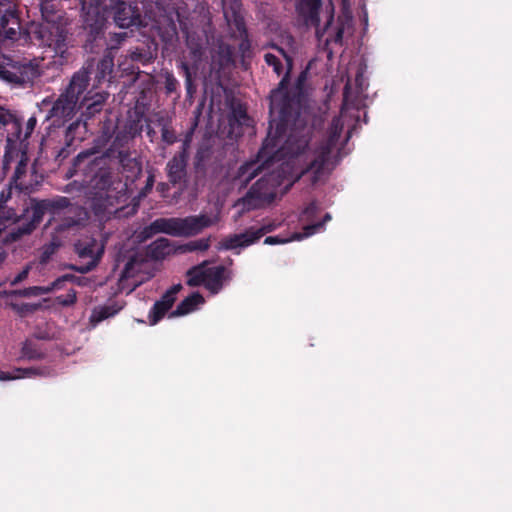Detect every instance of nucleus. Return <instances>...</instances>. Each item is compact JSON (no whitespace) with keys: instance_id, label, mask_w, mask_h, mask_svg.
Returning a JSON list of instances; mask_svg holds the SVG:
<instances>
[{"instance_id":"1","label":"nucleus","mask_w":512,"mask_h":512,"mask_svg":"<svg viewBox=\"0 0 512 512\" xmlns=\"http://www.w3.org/2000/svg\"><path fill=\"white\" fill-rule=\"evenodd\" d=\"M269 130L255 161L246 162L238 169L237 177L246 186L271 164L285 158L301 155L309 146L310 137L304 130L290 129L298 111L289 92L276 88L269 96Z\"/></svg>"},{"instance_id":"2","label":"nucleus","mask_w":512,"mask_h":512,"mask_svg":"<svg viewBox=\"0 0 512 512\" xmlns=\"http://www.w3.org/2000/svg\"><path fill=\"white\" fill-rule=\"evenodd\" d=\"M89 70L80 69L70 79L66 89L59 95L48 112L47 119L51 120L54 128H61L66 122L73 119L78 109L86 118L99 113L108 97L107 92L88 90Z\"/></svg>"},{"instance_id":"3","label":"nucleus","mask_w":512,"mask_h":512,"mask_svg":"<svg viewBox=\"0 0 512 512\" xmlns=\"http://www.w3.org/2000/svg\"><path fill=\"white\" fill-rule=\"evenodd\" d=\"M20 0H0V49L6 41L14 42L21 34ZM39 76L38 67L31 62L15 61L0 54V80L15 86L33 83Z\"/></svg>"},{"instance_id":"4","label":"nucleus","mask_w":512,"mask_h":512,"mask_svg":"<svg viewBox=\"0 0 512 512\" xmlns=\"http://www.w3.org/2000/svg\"><path fill=\"white\" fill-rule=\"evenodd\" d=\"M82 10V27L85 33L84 49L89 53H99L105 48V54L115 57L117 50L128 38L127 32L110 33L109 38L105 37L107 19L98 7L90 4L87 0H80Z\"/></svg>"},{"instance_id":"5","label":"nucleus","mask_w":512,"mask_h":512,"mask_svg":"<svg viewBox=\"0 0 512 512\" xmlns=\"http://www.w3.org/2000/svg\"><path fill=\"white\" fill-rule=\"evenodd\" d=\"M108 157L106 154H100L97 147H92L81 151L73 159L74 172L79 170H89L93 172L97 170L93 181L94 186L98 190L97 193L114 195H121V198L128 199L126 184L120 180L114 179V174L110 168L107 167Z\"/></svg>"},{"instance_id":"6","label":"nucleus","mask_w":512,"mask_h":512,"mask_svg":"<svg viewBox=\"0 0 512 512\" xmlns=\"http://www.w3.org/2000/svg\"><path fill=\"white\" fill-rule=\"evenodd\" d=\"M70 24V21H33L29 28V36L34 44L49 48L64 58L71 42Z\"/></svg>"},{"instance_id":"7","label":"nucleus","mask_w":512,"mask_h":512,"mask_svg":"<svg viewBox=\"0 0 512 512\" xmlns=\"http://www.w3.org/2000/svg\"><path fill=\"white\" fill-rule=\"evenodd\" d=\"M342 130L341 120L334 117L329 125L327 137L316 148L313 159L301 173V175L310 173L312 184L321 181L332 169L329 167L331 153L339 141Z\"/></svg>"},{"instance_id":"8","label":"nucleus","mask_w":512,"mask_h":512,"mask_svg":"<svg viewBox=\"0 0 512 512\" xmlns=\"http://www.w3.org/2000/svg\"><path fill=\"white\" fill-rule=\"evenodd\" d=\"M92 4L104 11L111 10L115 24L120 28L139 27L142 25V14L135 0H87V6Z\"/></svg>"},{"instance_id":"9","label":"nucleus","mask_w":512,"mask_h":512,"mask_svg":"<svg viewBox=\"0 0 512 512\" xmlns=\"http://www.w3.org/2000/svg\"><path fill=\"white\" fill-rule=\"evenodd\" d=\"M158 233L173 237H190L197 235L204 228L213 225L212 219L204 214L185 218H157L154 220Z\"/></svg>"},{"instance_id":"10","label":"nucleus","mask_w":512,"mask_h":512,"mask_svg":"<svg viewBox=\"0 0 512 512\" xmlns=\"http://www.w3.org/2000/svg\"><path fill=\"white\" fill-rule=\"evenodd\" d=\"M208 261L195 265L187 270L186 284L190 287L203 285L210 293L218 294L227 279V269L222 266L207 267Z\"/></svg>"},{"instance_id":"11","label":"nucleus","mask_w":512,"mask_h":512,"mask_svg":"<svg viewBox=\"0 0 512 512\" xmlns=\"http://www.w3.org/2000/svg\"><path fill=\"white\" fill-rule=\"evenodd\" d=\"M67 205L60 209L54 222V231L58 234L78 230L85 227L90 219L89 211L82 205L74 203L66 196H60Z\"/></svg>"},{"instance_id":"12","label":"nucleus","mask_w":512,"mask_h":512,"mask_svg":"<svg viewBox=\"0 0 512 512\" xmlns=\"http://www.w3.org/2000/svg\"><path fill=\"white\" fill-rule=\"evenodd\" d=\"M126 200L125 198H121V195L96 193V196L92 199L91 209L94 215L101 221L108 220L112 216L114 218L129 217L137 212L136 205L131 208L125 206L114 208L116 205L124 203Z\"/></svg>"},{"instance_id":"13","label":"nucleus","mask_w":512,"mask_h":512,"mask_svg":"<svg viewBox=\"0 0 512 512\" xmlns=\"http://www.w3.org/2000/svg\"><path fill=\"white\" fill-rule=\"evenodd\" d=\"M74 252L81 259H89L84 265L70 264L67 268L79 272L81 274L92 271L98 265L103 253L104 245L100 243L96 238L85 236L78 239L74 244Z\"/></svg>"},{"instance_id":"14","label":"nucleus","mask_w":512,"mask_h":512,"mask_svg":"<svg viewBox=\"0 0 512 512\" xmlns=\"http://www.w3.org/2000/svg\"><path fill=\"white\" fill-rule=\"evenodd\" d=\"M188 159L187 144L184 143L181 150L176 152L165 166L167 179L173 187L178 188V195H181L188 186Z\"/></svg>"},{"instance_id":"15","label":"nucleus","mask_w":512,"mask_h":512,"mask_svg":"<svg viewBox=\"0 0 512 512\" xmlns=\"http://www.w3.org/2000/svg\"><path fill=\"white\" fill-rule=\"evenodd\" d=\"M86 132V123L82 122L79 119L71 122L66 128L62 129L61 131H57L56 129L51 131L49 134L50 138L54 134L62 135V139L59 141L61 146L57 150L56 159L60 161L66 159L74 150L77 143L84 140Z\"/></svg>"},{"instance_id":"16","label":"nucleus","mask_w":512,"mask_h":512,"mask_svg":"<svg viewBox=\"0 0 512 512\" xmlns=\"http://www.w3.org/2000/svg\"><path fill=\"white\" fill-rule=\"evenodd\" d=\"M66 203L67 201L61 199L59 195L47 199L30 198V206L26 209V213L28 214V219L37 226L42 222L44 215L48 213L51 217L47 225H53L58 211L64 208L67 205Z\"/></svg>"},{"instance_id":"17","label":"nucleus","mask_w":512,"mask_h":512,"mask_svg":"<svg viewBox=\"0 0 512 512\" xmlns=\"http://www.w3.org/2000/svg\"><path fill=\"white\" fill-rule=\"evenodd\" d=\"M272 176L264 174L258 179L247 191L246 195L241 198V203L248 209H256L261 206L264 201L274 197L275 184L272 182Z\"/></svg>"},{"instance_id":"18","label":"nucleus","mask_w":512,"mask_h":512,"mask_svg":"<svg viewBox=\"0 0 512 512\" xmlns=\"http://www.w3.org/2000/svg\"><path fill=\"white\" fill-rule=\"evenodd\" d=\"M267 232L266 227H261L256 230L250 228L243 233L229 235L219 243L218 249L233 250L238 247H247L258 241Z\"/></svg>"},{"instance_id":"19","label":"nucleus","mask_w":512,"mask_h":512,"mask_svg":"<svg viewBox=\"0 0 512 512\" xmlns=\"http://www.w3.org/2000/svg\"><path fill=\"white\" fill-rule=\"evenodd\" d=\"M41 21H70L62 2L39 1Z\"/></svg>"},{"instance_id":"20","label":"nucleus","mask_w":512,"mask_h":512,"mask_svg":"<svg viewBox=\"0 0 512 512\" xmlns=\"http://www.w3.org/2000/svg\"><path fill=\"white\" fill-rule=\"evenodd\" d=\"M113 67L114 58L107 54H104L103 58L98 61L95 70L93 69L92 64H88L87 66H85V68H88L89 70V75L92 72L95 73L94 81L96 84L93 85L94 87L98 84L103 83L104 81H110L111 74L113 72ZM82 69H84V67Z\"/></svg>"},{"instance_id":"21","label":"nucleus","mask_w":512,"mask_h":512,"mask_svg":"<svg viewBox=\"0 0 512 512\" xmlns=\"http://www.w3.org/2000/svg\"><path fill=\"white\" fill-rule=\"evenodd\" d=\"M211 156L212 152L209 148L201 147L197 150L193 161L196 185L204 183Z\"/></svg>"},{"instance_id":"22","label":"nucleus","mask_w":512,"mask_h":512,"mask_svg":"<svg viewBox=\"0 0 512 512\" xmlns=\"http://www.w3.org/2000/svg\"><path fill=\"white\" fill-rule=\"evenodd\" d=\"M23 151H26V148H19L18 144L15 142V139L12 136H7L2 161V171L5 175L10 170L11 163L17 159H20L21 153Z\"/></svg>"},{"instance_id":"23","label":"nucleus","mask_w":512,"mask_h":512,"mask_svg":"<svg viewBox=\"0 0 512 512\" xmlns=\"http://www.w3.org/2000/svg\"><path fill=\"white\" fill-rule=\"evenodd\" d=\"M29 162V157L27 151H23L21 153V157L18 160L17 166L15 168L14 174L10 179L11 184H14L15 188L20 192H24L26 194L30 193L32 190L30 186L24 185L20 180L27 172V166Z\"/></svg>"},{"instance_id":"24","label":"nucleus","mask_w":512,"mask_h":512,"mask_svg":"<svg viewBox=\"0 0 512 512\" xmlns=\"http://www.w3.org/2000/svg\"><path fill=\"white\" fill-rule=\"evenodd\" d=\"M203 302L204 297L199 292H193L177 305L176 309L170 313L169 317L187 315L194 311L196 307Z\"/></svg>"},{"instance_id":"25","label":"nucleus","mask_w":512,"mask_h":512,"mask_svg":"<svg viewBox=\"0 0 512 512\" xmlns=\"http://www.w3.org/2000/svg\"><path fill=\"white\" fill-rule=\"evenodd\" d=\"M174 303L175 302L171 300L169 296L163 294L162 297L153 304L151 310L149 311V324H157L172 308Z\"/></svg>"},{"instance_id":"26","label":"nucleus","mask_w":512,"mask_h":512,"mask_svg":"<svg viewBox=\"0 0 512 512\" xmlns=\"http://www.w3.org/2000/svg\"><path fill=\"white\" fill-rule=\"evenodd\" d=\"M180 28L185 35L186 45L190 49L195 59L202 56V40L200 37H196L188 28L187 24L179 19Z\"/></svg>"},{"instance_id":"27","label":"nucleus","mask_w":512,"mask_h":512,"mask_svg":"<svg viewBox=\"0 0 512 512\" xmlns=\"http://www.w3.org/2000/svg\"><path fill=\"white\" fill-rule=\"evenodd\" d=\"M145 122H147V118L144 113L141 111H135L133 116H130L125 124L126 133L131 138L140 136L144 129Z\"/></svg>"},{"instance_id":"28","label":"nucleus","mask_w":512,"mask_h":512,"mask_svg":"<svg viewBox=\"0 0 512 512\" xmlns=\"http://www.w3.org/2000/svg\"><path fill=\"white\" fill-rule=\"evenodd\" d=\"M321 5V0H300L301 12L313 24H318L320 21Z\"/></svg>"},{"instance_id":"29","label":"nucleus","mask_w":512,"mask_h":512,"mask_svg":"<svg viewBox=\"0 0 512 512\" xmlns=\"http://www.w3.org/2000/svg\"><path fill=\"white\" fill-rule=\"evenodd\" d=\"M170 247L169 240L167 238L161 237L152 242L149 247V254L154 259H163L165 255L168 253Z\"/></svg>"},{"instance_id":"30","label":"nucleus","mask_w":512,"mask_h":512,"mask_svg":"<svg viewBox=\"0 0 512 512\" xmlns=\"http://www.w3.org/2000/svg\"><path fill=\"white\" fill-rule=\"evenodd\" d=\"M268 47L276 50L279 54H281L287 63V67H288L287 72L284 75V77L281 79L277 88H281L283 91L288 92L287 91V83H288V77H289V74H290V71H291L292 65H293V58L285 51L284 48L277 45L276 43H273V42L269 43Z\"/></svg>"},{"instance_id":"31","label":"nucleus","mask_w":512,"mask_h":512,"mask_svg":"<svg viewBox=\"0 0 512 512\" xmlns=\"http://www.w3.org/2000/svg\"><path fill=\"white\" fill-rule=\"evenodd\" d=\"M121 307H116V305H104L93 310L91 319L95 322H101L109 317L114 316L118 313Z\"/></svg>"},{"instance_id":"32","label":"nucleus","mask_w":512,"mask_h":512,"mask_svg":"<svg viewBox=\"0 0 512 512\" xmlns=\"http://www.w3.org/2000/svg\"><path fill=\"white\" fill-rule=\"evenodd\" d=\"M9 119H6L4 123H0L2 126H11L7 136H12L15 139L16 144L21 138L22 134V123L14 114L9 111Z\"/></svg>"},{"instance_id":"33","label":"nucleus","mask_w":512,"mask_h":512,"mask_svg":"<svg viewBox=\"0 0 512 512\" xmlns=\"http://www.w3.org/2000/svg\"><path fill=\"white\" fill-rule=\"evenodd\" d=\"M179 68L183 71V75L185 78V87L187 92V97L190 99L193 98L194 93L196 92V85L194 84L193 73L190 69V66L187 62H180Z\"/></svg>"},{"instance_id":"34","label":"nucleus","mask_w":512,"mask_h":512,"mask_svg":"<svg viewBox=\"0 0 512 512\" xmlns=\"http://www.w3.org/2000/svg\"><path fill=\"white\" fill-rule=\"evenodd\" d=\"M117 159L120 165L124 169L134 171L135 169L140 170V165L135 158L131 157V153L128 150H120L117 153Z\"/></svg>"},{"instance_id":"35","label":"nucleus","mask_w":512,"mask_h":512,"mask_svg":"<svg viewBox=\"0 0 512 512\" xmlns=\"http://www.w3.org/2000/svg\"><path fill=\"white\" fill-rule=\"evenodd\" d=\"M18 372H23V374H25V377H54L56 375L55 370L49 366L31 367L25 369L19 368Z\"/></svg>"},{"instance_id":"36","label":"nucleus","mask_w":512,"mask_h":512,"mask_svg":"<svg viewBox=\"0 0 512 512\" xmlns=\"http://www.w3.org/2000/svg\"><path fill=\"white\" fill-rule=\"evenodd\" d=\"M129 57L133 62H139L142 65H147L152 62V53L145 48H136L130 51Z\"/></svg>"},{"instance_id":"37","label":"nucleus","mask_w":512,"mask_h":512,"mask_svg":"<svg viewBox=\"0 0 512 512\" xmlns=\"http://www.w3.org/2000/svg\"><path fill=\"white\" fill-rule=\"evenodd\" d=\"M164 78H165L164 87H165L166 94L167 95L176 94V98H179L180 97V94L178 91L179 86H180L179 81L170 72H166Z\"/></svg>"},{"instance_id":"38","label":"nucleus","mask_w":512,"mask_h":512,"mask_svg":"<svg viewBox=\"0 0 512 512\" xmlns=\"http://www.w3.org/2000/svg\"><path fill=\"white\" fill-rule=\"evenodd\" d=\"M10 307L13 311H15L20 317H25L28 314L34 313L40 308V304H31V303H10Z\"/></svg>"},{"instance_id":"39","label":"nucleus","mask_w":512,"mask_h":512,"mask_svg":"<svg viewBox=\"0 0 512 512\" xmlns=\"http://www.w3.org/2000/svg\"><path fill=\"white\" fill-rule=\"evenodd\" d=\"M37 227L38 226L35 223H33L30 219H28L26 222H23L20 225H18L16 230L11 233L12 239L17 240L24 235H29Z\"/></svg>"},{"instance_id":"40","label":"nucleus","mask_w":512,"mask_h":512,"mask_svg":"<svg viewBox=\"0 0 512 512\" xmlns=\"http://www.w3.org/2000/svg\"><path fill=\"white\" fill-rule=\"evenodd\" d=\"M159 123L162 125L161 128V138L162 141L165 142L167 145H172L177 141L176 133L173 128L169 127L166 123L162 122L164 121L163 118H160Z\"/></svg>"},{"instance_id":"41","label":"nucleus","mask_w":512,"mask_h":512,"mask_svg":"<svg viewBox=\"0 0 512 512\" xmlns=\"http://www.w3.org/2000/svg\"><path fill=\"white\" fill-rule=\"evenodd\" d=\"M264 61L265 63L273 68V71L276 73L277 76H281L283 73V65L281 60L272 53H266L264 55Z\"/></svg>"},{"instance_id":"42","label":"nucleus","mask_w":512,"mask_h":512,"mask_svg":"<svg viewBox=\"0 0 512 512\" xmlns=\"http://www.w3.org/2000/svg\"><path fill=\"white\" fill-rule=\"evenodd\" d=\"M55 301L63 307L73 306L77 302V292L74 289H70L66 295L57 296Z\"/></svg>"},{"instance_id":"43","label":"nucleus","mask_w":512,"mask_h":512,"mask_svg":"<svg viewBox=\"0 0 512 512\" xmlns=\"http://www.w3.org/2000/svg\"><path fill=\"white\" fill-rule=\"evenodd\" d=\"M186 250L189 252L193 251H206L210 247V237L201 238L194 241H191L186 244Z\"/></svg>"},{"instance_id":"44","label":"nucleus","mask_w":512,"mask_h":512,"mask_svg":"<svg viewBox=\"0 0 512 512\" xmlns=\"http://www.w3.org/2000/svg\"><path fill=\"white\" fill-rule=\"evenodd\" d=\"M22 354L25 358L29 360H39L44 358V353L36 348V346L25 343L22 348Z\"/></svg>"},{"instance_id":"45","label":"nucleus","mask_w":512,"mask_h":512,"mask_svg":"<svg viewBox=\"0 0 512 512\" xmlns=\"http://www.w3.org/2000/svg\"><path fill=\"white\" fill-rule=\"evenodd\" d=\"M302 233H293L290 238H283L281 236H268L265 238L264 243L268 245H275V244H284L292 240H301L303 239Z\"/></svg>"},{"instance_id":"46","label":"nucleus","mask_w":512,"mask_h":512,"mask_svg":"<svg viewBox=\"0 0 512 512\" xmlns=\"http://www.w3.org/2000/svg\"><path fill=\"white\" fill-rule=\"evenodd\" d=\"M238 50H239V53L243 60L245 58L251 57L252 46H251V41L249 39V35L240 36V43L238 45Z\"/></svg>"},{"instance_id":"47","label":"nucleus","mask_w":512,"mask_h":512,"mask_svg":"<svg viewBox=\"0 0 512 512\" xmlns=\"http://www.w3.org/2000/svg\"><path fill=\"white\" fill-rule=\"evenodd\" d=\"M329 220H331V215L329 213H326L324 215V218H323L322 222H317V223H314V224L306 225L304 227V229H303L304 230V232L302 233L303 237H309V236L313 235L318 230H320V228L323 227L325 222H327Z\"/></svg>"},{"instance_id":"48","label":"nucleus","mask_w":512,"mask_h":512,"mask_svg":"<svg viewBox=\"0 0 512 512\" xmlns=\"http://www.w3.org/2000/svg\"><path fill=\"white\" fill-rule=\"evenodd\" d=\"M232 16H233V25H234L235 29L237 30V32L239 33V37L248 35V31H247L245 20H244L243 16L240 13L236 12L235 9H234V15H232Z\"/></svg>"},{"instance_id":"49","label":"nucleus","mask_w":512,"mask_h":512,"mask_svg":"<svg viewBox=\"0 0 512 512\" xmlns=\"http://www.w3.org/2000/svg\"><path fill=\"white\" fill-rule=\"evenodd\" d=\"M8 295L19 297L39 296V286H31L24 289L12 290L8 292Z\"/></svg>"},{"instance_id":"50","label":"nucleus","mask_w":512,"mask_h":512,"mask_svg":"<svg viewBox=\"0 0 512 512\" xmlns=\"http://www.w3.org/2000/svg\"><path fill=\"white\" fill-rule=\"evenodd\" d=\"M157 226L155 222H151L148 226H145L138 234V238L141 242L147 241L152 238L154 235L158 234Z\"/></svg>"},{"instance_id":"51","label":"nucleus","mask_w":512,"mask_h":512,"mask_svg":"<svg viewBox=\"0 0 512 512\" xmlns=\"http://www.w3.org/2000/svg\"><path fill=\"white\" fill-rule=\"evenodd\" d=\"M13 187H15L14 184H11V182H9L7 187L2 189V191L0 192V211L4 209L6 203L11 199Z\"/></svg>"},{"instance_id":"52","label":"nucleus","mask_w":512,"mask_h":512,"mask_svg":"<svg viewBox=\"0 0 512 512\" xmlns=\"http://www.w3.org/2000/svg\"><path fill=\"white\" fill-rule=\"evenodd\" d=\"M25 377L23 372H18L16 369L14 372L0 371V381H9Z\"/></svg>"},{"instance_id":"53","label":"nucleus","mask_w":512,"mask_h":512,"mask_svg":"<svg viewBox=\"0 0 512 512\" xmlns=\"http://www.w3.org/2000/svg\"><path fill=\"white\" fill-rule=\"evenodd\" d=\"M318 212V206L316 202L309 203L305 209L302 212L303 218L306 220H310L312 217H314Z\"/></svg>"},{"instance_id":"54","label":"nucleus","mask_w":512,"mask_h":512,"mask_svg":"<svg viewBox=\"0 0 512 512\" xmlns=\"http://www.w3.org/2000/svg\"><path fill=\"white\" fill-rule=\"evenodd\" d=\"M31 267L27 265L21 272H19L13 280H11L10 284L11 286H16L17 284L21 283L25 279H27Z\"/></svg>"},{"instance_id":"55","label":"nucleus","mask_w":512,"mask_h":512,"mask_svg":"<svg viewBox=\"0 0 512 512\" xmlns=\"http://www.w3.org/2000/svg\"><path fill=\"white\" fill-rule=\"evenodd\" d=\"M344 31H345L344 23L338 24L336 27V30H335V34L333 35L331 41L335 44H342Z\"/></svg>"},{"instance_id":"56","label":"nucleus","mask_w":512,"mask_h":512,"mask_svg":"<svg viewBox=\"0 0 512 512\" xmlns=\"http://www.w3.org/2000/svg\"><path fill=\"white\" fill-rule=\"evenodd\" d=\"M171 186L172 185L170 184L169 181L168 182H159L156 186V190L162 198H168Z\"/></svg>"},{"instance_id":"57","label":"nucleus","mask_w":512,"mask_h":512,"mask_svg":"<svg viewBox=\"0 0 512 512\" xmlns=\"http://www.w3.org/2000/svg\"><path fill=\"white\" fill-rule=\"evenodd\" d=\"M181 289H182V285H181L180 283L175 284V285H173L172 287H170V288H169V289L164 293V295L169 296V298L175 302V300H176V295H177V293H179V292L181 291Z\"/></svg>"},{"instance_id":"58","label":"nucleus","mask_w":512,"mask_h":512,"mask_svg":"<svg viewBox=\"0 0 512 512\" xmlns=\"http://www.w3.org/2000/svg\"><path fill=\"white\" fill-rule=\"evenodd\" d=\"M36 123H37V120L35 117H30L26 123V132L24 134V139L23 140H26L27 138L30 137L31 133L33 132L35 126H36Z\"/></svg>"},{"instance_id":"59","label":"nucleus","mask_w":512,"mask_h":512,"mask_svg":"<svg viewBox=\"0 0 512 512\" xmlns=\"http://www.w3.org/2000/svg\"><path fill=\"white\" fill-rule=\"evenodd\" d=\"M154 183H155V179H154V175L153 174H150L147 179H146V183H145V186L142 190V193L144 195H146L147 193H149L153 186H154Z\"/></svg>"},{"instance_id":"60","label":"nucleus","mask_w":512,"mask_h":512,"mask_svg":"<svg viewBox=\"0 0 512 512\" xmlns=\"http://www.w3.org/2000/svg\"><path fill=\"white\" fill-rule=\"evenodd\" d=\"M134 263H135V260L133 258H131L124 266V269H123V276L124 277H130L132 275V269H133V266H134Z\"/></svg>"},{"instance_id":"61","label":"nucleus","mask_w":512,"mask_h":512,"mask_svg":"<svg viewBox=\"0 0 512 512\" xmlns=\"http://www.w3.org/2000/svg\"><path fill=\"white\" fill-rule=\"evenodd\" d=\"M72 283L77 285V286H79V287H85V286H87L90 283V280L87 277L76 276L75 275V279H74V281Z\"/></svg>"},{"instance_id":"62","label":"nucleus","mask_w":512,"mask_h":512,"mask_svg":"<svg viewBox=\"0 0 512 512\" xmlns=\"http://www.w3.org/2000/svg\"><path fill=\"white\" fill-rule=\"evenodd\" d=\"M233 115L238 120H242V119H246L247 118V112L241 106H239L238 108L233 110Z\"/></svg>"},{"instance_id":"63","label":"nucleus","mask_w":512,"mask_h":512,"mask_svg":"<svg viewBox=\"0 0 512 512\" xmlns=\"http://www.w3.org/2000/svg\"><path fill=\"white\" fill-rule=\"evenodd\" d=\"M65 283L64 280L62 279L61 276H59L58 278H56L54 281L51 282V285H52V288L55 290H61L65 287Z\"/></svg>"},{"instance_id":"64","label":"nucleus","mask_w":512,"mask_h":512,"mask_svg":"<svg viewBox=\"0 0 512 512\" xmlns=\"http://www.w3.org/2000/svg\"><path fill=\"white\" fill-rule=\"evenodd\" d=\"M145 124H146L147 136L149 137L150 141L153 142L154 138L156 137V131L150 126L148 118H147V122H145Z\"/></svg>"}]
</instances>
